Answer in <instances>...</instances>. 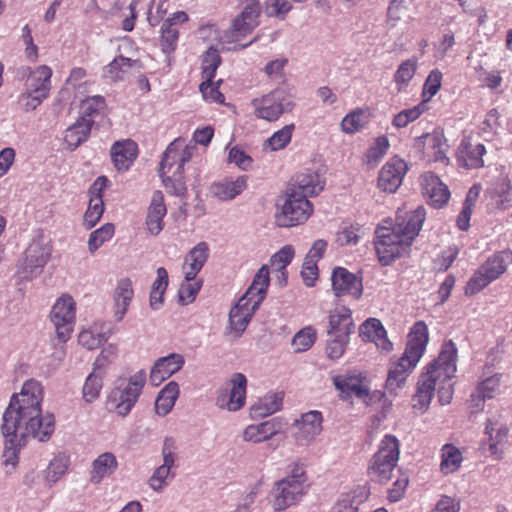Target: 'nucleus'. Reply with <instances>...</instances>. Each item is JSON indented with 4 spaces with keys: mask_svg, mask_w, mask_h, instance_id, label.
<instances>
[{
    "mask_svg": "<svg viewBox=\"0 0 512 512\" xmlns=\"http://www.w3.org/2000/svg\"><path fill=\"white\" fill-rule=\"evenodd\" d=\"M43 399L42 384L35 379L27 380L20 392L11 396L3 413V436H12L14 442H27L28 439L48 441L55 430V418L51 413L43 414Z\"/></svg>",
    "mask_w": 512,
    "mask_h": 512,
    "instance_id": "nucleus-1",
    "label": "nucleus"
},
{
    "mask_svg": "<svg viewBox=\"0 0 512 512\" xmlns=\"http://www.w3.org/2000/svg\"><path fill=\"white\" fill-rule=\"evenodd\" d=\"M457 347L452 340L446 341L436 360L426 367L421 374L417 391L413 398V408L424 412L428 409L438 389V398L441 404L450 403L453 396V378L457 371Z\"/></svg>",
    "mask_w": 512,
    "mask_h": 512,
    "instance_id": "nucleus-2",
    "label": "nucleus"
},
{
    "mask_svg": "<svg viewBox=\"0 0 512 512\" xmlns=\"http://www.w3.org/2000/svg\"><path fill=\"white\" fill-rule=\"evenodd\" d=\"M425 217V208L419 206L404 218L398 216L395 225L379 226L376 229L374 246L383 266L391 264L411 245L421 230Z\"/></svg>",
    "mask_w": 512,
    "mask_h": 512,
    "instance_id": "nucleus-3",
    "label": "nucleus"
},
{
    "mask_svg": "<svg viewBox=\"0 0 512 512\" xmlns=\"http://www.w3.org/2000/svg\"><path fill=\"white\" fill-rule=\"evenodd\" d=\"M428 341L427 325L423 321H417L410 329L404 353L389 369L386 389L390 393L396 394L405 383L409 374L422 358Z\"/></svg>",
    "mask_w": 512,
    "mask_h": 512,
    "instance_id": "nucleus-4",
    "label": "nucleus"
},
{
    "mask_svg": "<svg viewBox=\"0 0 512 512\" xmlns=\"http://www.w3.org/2000/svg\"><path fill=\"white\" fill-rule=\"evenodd\" d=\"M269 284V269L263 265L255 274L245 294L231 308L229 328L237 337L245 331L255 311L265 299Z\"/></svg>",
    "mask_w": 512,
    "mask_h": 512,
    "instance_id": "nucleus-5",
    "label": "nucleus"
},
{
    "mask_svg": "<svg viewBox=\"0 0 512 512\" xmlns=\"http://www.w3.org/2000/svg\"><path fill=\"white\" fill-rule=\"evenodd\" d=\"M310 483L303 465L295 463L288 474L276 481L271 490V505L274 511H284L297 504L308 493Z\"/></svg>",
    "mask_w": 512,
    "mask_h": 512,
    "instance_id": "nucleus-6",
    "label": "nucleus"
},
{
    "mask_svg": "<svg viewBox=\"0 0 512 512\" xmlns=\"http://www.w3.org/2000/svg\"><path fill=\"white\" fill-rule=\"evenodd\" d=\"M52 74L53 71L48 65L21 69V76L25 79V84L23 92L18 97V102L23 110L33 111L49 97Z\"/></svg>",
    "mask_w": 512,
    "mask_h": 512,
    "instance_id": "nucleus-7",
    "label": "nucleus"
},
{
    "mask_svg": "<svg viewBox=\"0 0 512 512\" xmlns=\"http://www.w3.org/2000/svg\"><path fill=\"white\" fill-rule=\"evenodd\" d=\"M146 372L139 370L129 378H120L108 397V404L118 416H127L137 403L146 383Z\"/></svg>",
    "mask_w": 512,
    "mask_h": 512,
    "instance_id": "nucleus-8",
    "label": "nucleus"
},
{
    "mask_svg": "<svg viewBox=\"0 0 512 512\" xmlns=\"http://www.w3.org/2000/svg\"><path fill=\"white\" fill-rule=\"evenodd\" d=\"M400 456V442L391 434H386L368 465L371 480L385 483L391 479Z\"/></svg>",
    "mask_w": 512,
    "mask_h": 512,
    "instance_id": "nucleus-9",
    "label": "nucleus"
},
{
    "mask_svg": "<svg viewBox=\"0 0 512 512\" xmlns=\"http://www.w3.org/2000/svg\"><path fill=\"white\" fill-rule=\"evenodd\" d=\"M50 321L54 326L56 337L62 344L57 351L58 360L64 358V346L71 337L74 330L76 318V302L69 294H62L53 304L50 315Z\"/></svg>",
    "mask_w": 512,
    "mask_h": 512,
    "instance_id": "nucleus-10",
    "label": "nucleus"
},
{
    "mask_svg": "<svg viewBox=\"0 0 512 512\" xmlns=\"http://www.w3.org/2000/svg\"><path fill=\"white\" fill-rule=\"evenodd\" d=\"M512 262V252L503 250L495 253L473 274L466 285L467 294H475L499 278Z\"/></svg>",
    "mask_w": 512,
    "mask_h": 512,
    "instance_id": "nucleus-11",
    "label": "nucleus"
},
{
    "mask_svg": "<svg viewBox=\"0 0 512 512\" xmlns=\"http://www.w3.org/2000/svg\"><path fill=\"white\" fill-rule=\"evenodd\" d=\"M312 212L313 206L303 194L287 190L276 213V223L280 227L297 226L306 222Z\"/></svg>",
    "mask_w": 512,
    "mask_h": 512,
    "instance_id": "nucleus-12",
    "label": "nucleus"
},
{
    "mask_svg": "<svg viewBox=\"0 0 512 512\" xmlns=\"http://www.w3.org/2000/svg\"><path fill=\"white\" fill-rule=\"evenodd\" d=\"M333 384L342 394L343 398L355 396L362 399L367 405L384 398V393L374 391L370 393L367 377L362 372L351 371L344 375L333 377Z\"/></svg>",
    "mask_w": 512,
    "mask_h": 512,
    "instance_id": "nucleus-13",
    "label": "nucleus"
},
{
    "mask_svg": "<svg viewBox=\"0 0 512 512\" xmlns=\"http://www.w3.org/2000/svg\"><path fill=\"white\" fill-rule=\"evenodd\" d=\"M251 105L257 118L269 122L278 120L282 114L291 111L294 106L289 95L282 89H276L253 99Z\"/></svg>",
    "mask_w": 512,
    "mask_h": 512,
    "instance_id": "nucleus-14",
    "label": "nucleus"
},
{
    "mask_svg": "<svg viewBox=\"0 0 512 512\" xmlns=\"http://www.w3.org/2000/svg\"><path fill=\"white\" fill-rule=\"evenodd\" d=\"M52 253V244L43 235L35 236L25 251L22 262L24 278L32 279L40 275L49 261Z\"/></svg>",
    "mask_w": 512,
    "mask_h": 512,
    "instance_id": "nucleus-15",
    "label": "nucleus"
},
{
    "mask_svg": "<svg viewBox=\"0 0 512 512\" xmlns=\"http://www.w3.org/2000/svg\"><path fill=\"white\" fill-rule=\"evenodd\" d=\"M323 415L318 410L302 413L292 424V437L298 446H308L321 434Z\"/></svg>",
    "mask_w": 512,
    "mask_h": 512,
    "instance_id": "nucleus-16",
    "label": "nucleus"
},
{
    "mask_svg": "<svg viewBox=\"0 0 512 512\" xmlns=\"http://www.w3.org/2000/svg\"><path fill=\"white\" fill-rule=\"evenodd\" d=\"M247 378L242 373H234L221 389L216 399V405L223 410L236 412L246 403Z\"/></svg>",
    "mask_w": 512,
    "mask_h": 512,
    "instance_id": "nucleus-17",
    "label": "nucleus"
},
{
    "mask_svg": "<svg viewBox=\"0 0 512 512\" xmlns=\"http://www.w3.org/2000/svg\"><path fill=\"white\" fill-rule=\"evenodd\" d=\"M408 171L407 163L398 156L390 158L381 168L378 176V187L389 193H394L402 184Z\"/></svg>",
    "mask_w": 512,
    "mask_h": 512,
    "instance_id": "nucleus-18",
    "label": "nucleus"
},
{
    "mask_svg": "<svg viewBox=\"0 0 512 512\" xmlns=\"http://www.w3.org/2000/svg\"><path fill=\"white\" fill-rule=\"evenodd\" d=\"M332 289L336 296L349 295L359 299L363 292L362 279L343 267H336L332 272Z\"/></svg>",
    "mask_w": 512,
    "mask_h": 512,
    "instance_id": "nucleus-19",
    "label": "nucleus"
},
{
    "mask_svg": "<svg viewBox=\"0 0 512 512\" xmlns=\"http://www.w3.org/2000/svg\"><path fill=\"white\" fill-rule=\"evenodd\" d=\"M243 5L242 13L233 20L231 30L235 38L245 36L258 25L260 15L259 0H238Z\"/></svg>",
    "mask_w": 512,
    "mask_h": 512,
    "instance_id": "nucleus-20",
    "label": "nucleus"
},
{
    "mask_svg": "<svg viewBox=\"0 0 512 512\" xmlns=\"http://www.w3.org/2000/svg\"><path fill=\"white\" fill-rule=\"evenodd\" d=\"M184 364V356L179 353H171L158 358L150 371V381L152 385L159 386L163 381L181 370Z\"/></svg>",
    "mask_w": 512,
    "mask_h": 512,
    "instance_id": "nucleus-21",
    "label": "nucleus"
},
{
    "mask_svg": "<svg viewBox=\"0 0 512 512\" xmlns=\"http://www.w3.org/2000/svg\"><path fill=\"white\" fill-rule=\"evenodd\" d=\"M421 187L428 203L435 207H443L450 198L448 187L433 173H425L421 177Z\"/></svg>",
    "mask_w": 512,
    "mask_h": 512,
    "instance_id": "nucleus-22",
    "label": "nucleus"
},
{
    "mask_svg": "<svg viewBox=\"0 0 512 512\" xmlns=\"http://www.w3.org/2000/svg\"><path fill=\"white\" fill-rule=\"evenodd\" d=\"M108 179L99 176L90 189L89 206L83 217V224L87 229L93 228L100 220L104 212V202L101 192L106 188Z\"/></svg>",
    "mask_w": 512,
    "mask_h": 512,
    "instance_id": "nucleus-23",
    "label": "nucleus"
},
{
    "mask_svg": "<svg viewBox=\"0 0 512 512\" xmlns=\"http://www.w3.org/2000/svg\"><path fill=\"white\" fill-rule=\"evenodd\" d=\"M283 430V423L279 418H272L270 420L251 424L245 427L242 433V438L245 442L259 444L272 439L275 435L281 433Z\"/></svg>",
    "mask_w": 512,
    "mask_h": 512,
    "instance_id": "nucleus-24",
    "label": "nucleus"
},
{
    "mask_svg": "<svg viewBox=\"0 0 512 512\" xmlns=\"http://www.w3.org/2000/svg\"><path fill=\"white\" fill-rule=\"evenodd\" d=\"M111 159L117 171H127L138 155L137 144L131 139L116 141L110 150Z\"/></svg>",
    "mask_w": 512,
    "mask_h": 512,
    "instance_id": "nucleus-25",
    "label": "nucleus"
},
{
    "mask_svg": "<svg viewBox=\"0 0 512 512\" xmlns=\"http://www.w3.org/2000/svg\"><path fill=\"white\" fill-rule=\"evenodd\" d=\"M248 177L238 176L235 179L226 178L222 181L213 183L210 186V193L220 201H230L240 195L248 186Z\"/></svg>",
    "mask_w": 512,
    "mask_h": 512,
    "instance_id": "nucleus-26",
    "label": "nucleus"
},
{
    "mask_svg": "<svg viewBox=\"0 0 512 512\" xmlns=\"http://www.w3.org/2000/svg\"><path fill=\"white\" fill-rule=\"evenodd\" d=\"M167 213L164 197L161 191H154L146 216V226L152 235H158L163 230V218Z\"/></svg>",
    "mask_w": 512,
    "mask_h": 512,
    "instance_id": "nucleus-27",
    "label": "nucleus"
},
{
    "mask_svg": "<svg viewBox=\"0 0 512 512\" xmlns=\"http://www.w3.org/2000/svg\"><path fill=\"white\" fill-rule=\"evenodd\" d=\"M209 257V247L206 242H199L185 258L183 273L187 281H193L201 271Z\"/></svg>",
    "mask_w": 512,
    "mask_h": 512,
    "instance_id": "nucleus-28",
    "label": "nucleus"
},
{
    "mask_svg": "<svg viewBox=\"0 0 512 512\" xmlns=\"http://www.w3.org/2000/svg\"><path fill=\"white\" fill-rule=\"evenodd\" d=\"M179 140L173 141L165 150L161 164L162 170L168 169L170 172L173 168L184 171V165L190 161L192 152L189 147L182 148Z\"/></svg>",
    "mask_w": 512,
    "mask_h": 512,
    "instance_id": "nucleus-29",
    "label": "nucleus"
},
{
    "mask_svg": "<svg viewBox=\"0 0 512 512\" xmlns=\"http://www.w3.org/2000/svg\"><path fill=\"white\" fill-rule=\"evenodd\" d=\"M134 296L132 281L129 278H122L117 282L114 299V318L117 322L124 318Z\"/></svg>",
    "mask_w": 512,
    "mask_h": 512,
    "instance_id": "nucleus-30",
    "label": "nucleus"
},
{
    "mask_svg": "<svg viewBox=\"0 0 512 512\" xmlns=\"http://www.w3.org/2000/svg\"><path fill=\"white\" fill-rule=\"evenodd\" d=\"M508 428L498 418H489L485 426V434L489 438V451L497 458L501 457L502 446L508 439Z\"/></svg>",
    "mask_w": 512,
    "mask_h": 512,
    "instance_id": "nucleus-31",
    "label": "nucleus"
},
{
    "mask_svg": "<svg viewBox=\"0 0 512 512\" xmlns=\"http://www.w3.org/2000/svg\"><path fill=\"white\" fill-rule=\"evenodd\" d=\"M485 153L486 148L483 144L462 141L458 149V161L465 168L477 169L484 166Z\"/></svg>",
    "mask_w": 512,
    "mask_h": 512,
    "instance_id": "nucleus-32",
    "label": "nucleus"
},
{
    "mask_svg": "<svg viewBox=\"0 0 512 512\" xmlns=\"http://www.w3.org/2000/svg\"><path fill=\"white\" fill-rule=\"evenodd\" d=\"M324 188V182L316 172L308 171L296 176L288 190L303 194L305 198L319 194Z\"/></svg>",
    "mask_w": 512,
    "mask_h": 512,
    "instance_id": "nucleus-33",
    "label": "nucleus"
},
{
    "mask_svg": "<svg viewBox=\"0 0 512 512\" xmlns=\"http://www.w3.org/2000/svg\"><path fill=\"white\" fill-rule=\"evenodd\" d=\"M282 404V393H267L250 406L249 415L252 419L265 418L279 411Z\"/></svg>",
    "mask_w": 512,
    "mask_h": 512,
    "instance_id": "nucleus-34",
    "label": "nucleus"
},
{
    "mask_svg": "<svg viewBox=\"0 0 512 512\" xmlns=\"http://www.w3.org/2000/svg\"><path fill=\"white\" fill-rule=\"evenodd\" d=\"M360 335L364 340L374 342L382 350L389 351L392 343L386 337V330L380 320L367 319L360 327Z\"/></svg>",
    "mask_w": 512,
    "mask_h": 512,
    "instance_id": "nucleus-35",
    "label": "nucleus"
},
{
    "mask_svg": "<svg viewBox=\"0 0 512 512\" xmlns=\"http://www.w3.org/2000/svg\"><path fill=\"white\" fill-rule=\"evenodd\" d=\"M118 468L116 456L111 452H104L92 462L90 482L99 484L104 478L111 476Z\"/></svg>",
    "mask_w": 512,
    "mask_h": 512,
    "instance_id": "nucleus-36",
    "label": "nucleus"
},
{
    "mask_svg": "<svg viewBox=\"0 0 512 512\" xmlns=\"http://www.w3.org/2000/svg\"><path fill=\"white\" fill-rule=\"evenodd\" d=\"M328 335H350L353 329L351 310L346 307L336 308L329 316Z\"/></svg>",
    "mask_w": 512,
    "mask_h": 512,
    "instance_id": "nucleus-37",
    "label": "nucleus"
},
{
    "mask_svg": "<svg viewBox=\"0 0 512 512\" xmlns=\"http://www.w3.org/2000/svg\"><path fill=\"white\" fill-rule=\"evenodd\" d=\"M92 128L91 120H81L80 118L71 126H69L64 134V141L67 146L74 150L85 142Z\"/></svg>",
    "mask_w": 512,
    "mask_h": 512,
    "instance_id": "nucleus-38",
    "label": "nucleus"
},
{
    "mask_svg": "<svg viewBox=\"0 0 512 512\" xmlns=\"http://www.w3.org/2000/svg\"><path fill=\"white\" fill-rule=\"evenodd\" d=\"M440 456L439 468L444 475L457 471L463 462L462 452L453 444H444L441 447Z\"/></svg>",
    "mask_w": 512,
    "mask_h": 512,
    "instance_id": "nucleus-39",
    "label": "nucleus"
},
{
    "mask_svg": "<svg viewBox=\"0 0 512 512\" xmlns=\"http://www.w3.org/2000/svg\"><path fill=\"white\" fill-rule=\"evenodd\" d=\"M179 396L178 383L171 381L159 392L155 401V411L159 416L167 415Z\"/></svg>",
    "mask_w": 512,
    "mask_h": 512,
    "instance_id": "nucleus-40",
    "label": "nucleus"
},
{
    "mask_svg": "<svg viewBox=\"0 0 512 512\" xmlns=\"http://www.w3.org/2000/svg\"><path fill=\"white\" fill-rule=\"evenodd\" d=\"M500 390V375H493L483 380L477 387L476 394L471 396V402L477 409H482L485 399L493 398Z\"/></svg>",
    "mask_w": 512,
    "mask_h": 512,
    "instance_id": "nucleus-41",
    "label": "nucleus"
},
{
    "mask_svg": "<svg viewBox=\"0 0 512 512\" xmlns=\"http://www.w3.org/2000/svg\"><path fill=\"white\" fill-rule=\"evenodd\" d=\"M135 64V60L119 55L104 67L103 75L111 81L123 80Z\"/></svg>",
    "mask_w": 512,
    "mask_h": 512,
    "instance_id": "nucleus-42",
    "label": "nucleus"
},
{
    "mask_svg": "<svg viewBox=\"0 0 512 512\" xmlns=\"http://www.w3.org/2000/svg\"><path fill=\"white\" fill-rule=\"evenodd\" d=\"M111 335V330L104 331L97 325H94L79 333L78 342L88 350H93L105 343Z\"/></svg>",
    "mask_w": 512,
    "mask_h": 512,
    "instance_id": "nucleus-43",
    "label": "nucleus"
},
{
    "mask_svg": "<svg viewBox=\"0 0 512 512\" xmlns=\"http://www.w3.org/2000/svg\"><path fill=\"white\" fill-rule=\"evenodd\" d=\"M68 467L69 458L65 454H58L50 461L48 467L43 471L48 489L65 475Z\"/></svg>",
    "mask_w": 512,
    "mask_h": 512,
    "instance_id": "nucleus-44",
    "label": "nucleus"
},
{
    "mask_svg": "<svg viewBox=\"0 0 512 512\" xmlns=\"http://www.w3.org/2000/svg\"><path fill=\"white\" fill-rule=\"evenodd\" d=\"M183 174L184 171L177 170L175 168L170 172H168V169H165L164 172L162 170V164H160V176L163 184L166 190L175 196H183L186 193L187 188Z\"/></svg>",
    "mask_w": 512,
    "mask_h": 512,
    "instance_id": "nucleus-45",
    "label": "nucleus"
},
{
    "mask_svg": "<svg viewBox=\"0 0 512 512\" xmlns=\"http://www.w3.org/2000/svg\"><path fill=\"white\" fill-rule=\"evenodd\" d=\"M103 377V372L94 369L87 376L82 388V395L85 402L92 403L99 398L103 387Z\"/></svg>",
    "mask_w": 512,
    "mask_h": 512,
    "instance_id": "nucleus-46",
    "label": "nucleus"
},
{
    "mask_svg": "<svg viewBox=\"0 0 512 512\" xmlns=\"http://www.w3.org/2000/svg\"><path fill=\"white\" fill-rule=\"evenodd\" d=\"M294 124H289L274 132L264 143V149L278 151L285 148L291 141Z\"/></svg>",
    "mask_w": 512,
    "mask_h": 512,
    "instance_id": "nucleus-47",
    "label": "nucleus"
},
{
    "mask_svg": "<svg viewBox=\"0 0 512 512\" xmlns=\"http://www.w3.org/2000/svg\"><path fill=\"white\" fill-rule=\"evenodd\" d=\"M367 123V114L362 109L348 113L341 122L342 131L347 134L359 132Z\"/></svg>",
    "mask_w": 512,
    "mask_h": 512,
    "instance_id": "nucleus-48",
    "label": "nucleus"
},
{
    "mask_svg": "<svg viewBox=\"0 0 512 512\" xmlns=\"http://www.w3.org/2000/svg\"><path fill=\"white\" fill-rule=\"evenodd\" d=\"M426 110V100L418 105L404 109L396 114L392 120V125L398 129L406 127L409 123L417 120Z\"/></svg>",
    "mask_w": 512,
    "mask_h": 512,
    "instance_id": "nucleus-49",
    "label": "nucleus"
},
{
    "mask_svg": "<svg viewBox=\"0 0 512 512\" xmlns=\"http://www.w3.org/2000/svg\"><path fill=\"white\" fill-rule=\"evenodd\" d=\"M5 439V449L3 452V464L6 468L10 467V470L7 472H11L15 469L19 461V451L21 447H23L26 442L25 441H13L12 436H3Z\"/></svg>",
    "mask_w": 512,
    "mask_h": 512,
    "instance_id": "nucleus-50",
    "label": "nucleus"
},
{
    "mask_svg": "<svg viewBox=\"0 0 512 512\" xmlns=\"http://www.w3.org/2000/svg\"><path fill=\"white\" fill-rule=\"evenodd\" d=\"M220 63L221 58L218 50L210 47L202 58V75L207 82H212Z\"/></svg>",
    "mask_w": 512,
    "mask_h": 512,
    "instance_id": "nucleus-51",
    "label": "nucleus"
},
{
    "mask_svg": "<svg viewBox=\"0 0 512 512\" xmlns=\"http://www.w3.org/2000/svg\"><path fill=\"white\" fill-rule=\"evenodd\" d=\"M115 232L114 225L106 223L99 229L93 231L88 239V248L91 253L98 250L106 241L110 240Z\"/></svg>",
    "mask_w": 512,
    "mask_h": 512,
    "instance_id": "nucleus-52",
    "label": "nucleus"
},
{
    "mask_svg": "<svg viewBox=\"0 0 512 512\" xmlns=\"http://www.w3.org/2000/svg\"><path fill=\"white\" fill-rule=\"evenodd\" d=\"M104 98L96 95L93 97L86 98L81 102L80 105V119L91 120L92 125L94 124V117L103 109Z\"/></svg>",
    "mask_w": 512,
    "mask_h": 512,
    "instance_id": "nucleus-53",
    "label": "nucleus"
},
{
    "mask_svg": "<svg viewBox=\"0 0 512 512\" xmlns=\"http://www.w3.org/2000/svg\"><path fill=\"white\" fill-rule=\"evenodd\" d=\"M294 255V248L291 245H285L271 257L272 267L281 272L284 281H286V267L291 263Z\"/></svg>",
    "mask_w": 512,
    "mask_h": 512,
    "instance_id": "nucleus-54",
    "label": "nucleus"
},
{
    "mask_svg": "<svg viewBox=\"0 0 512 512\" xmlns=\"http://www.w3.org/2000/svg\"><path fill=\"white\" fill-rule=\"evenodd\" d=\"M179 31L175 27H171V23L164 22L161 27V48L164 53L169 54L173 52L178 43Z\"/></svg>",
    "mask_w": 512,
    "mask_h": 512,
    "instance_id": "nucleus-55",
    "label": "nucleus"
},
{
    "mask_svg": "<svg viewBox=\"0 0 512 512\" xmlns=\"http://www.w3.org/2000/svg\"><path fill=\"white\" fill-rule=\"evenodd\" d=\"M416 67L417 61L414 59H408L400 64L394 75V80L399 90L408 85L415 74Z\"/></svg>",
    "mask_w": 512,
    "mask_h": 512,
    "instance_id": "nucleus-56",
    "label": "nucleus"
},
{
    "mask_svg": "<svg viewBox=\"0 0 512 512\" xmlns=\"http://www.w3.org/2000/svg\"><path fill=\"white\" fill-rule=\"evenodd\" d=\"M316 340V331L311 326H307L297 332L292 339V345L297 352L308 350Z\"/></svg>",
    "mask_w": 512,
    "mask_h": 512,
    "instance_id": "nucleus-57",
    "label": "nucleus"
},
{
    "mask_svg": "<svg viewBox=\"0 0 512 512\" xmlns=\"http://www.w3.org/2000/svg\"><path fill=\"white\" fill-rule=\"evenodd\" d=\"M23 485L34 494H41L45 488H48L45 479L44 473L36 470L28 471L22 480Z\"/></svg>",
    "mask_w": 512,
    "mask_h": 512,
    "instance_id": "nucleus-58",
    "label": "nucleus"
},
{
    "mask_svg": "<svg viewBox=\"0 0 512 512\" xmlns=\"http://www.w3.org/2000/svg\"><path fill=\"white\" fill-rule=\"evenodd\" d=\"M117 354L118 346L116 344L106 345L95 359L93 369L104 373L106 367L116 359Z\"/></svg>",
    "mask_w": 512,
    "mask_h": 512,
    "instance_id": "nucleus-59",
    "label": "nucleus"
},
{
    "mask_svg": "<svg viewBox=\"0 0 512 512\" xmlns=\"http://www.w3.org/2000/svg\"><path fill=\"white\" fill-rule=\"evenodd\" d=\"M349 335H333L329 336L326 352L329 358L339 359L344 351L346 344L348 343Z\"/></svg>",
    "mask_w": 512,
    "mask_h": 512,
    "instance_id": "nucleus-60",
    "label": "nucleus"
},
{
    "mask_svg": "<svg viewBox=\"0 0 512 512\" xmlns=\"http://www.w3.org/2000/svg\"><path fill=\"white\" fill-rule=\"evenodd\" d=\"M201 286H202V282H200V281H196V282L192 283L191 281H187L185 279V282H183L180 285V288L178 291L179 302L182 305H187V304L192 303L196 299V296H197L198 292L200 291Z\"/></svg>",
    "mask_w": 512,
    "mask_h": 512,
    "instance_id": "nucleus-61",
    "label": "nucleus"
},
{
    "mask_svg": "<svg viewBox=\"0 0 512 512\" xmlns=\"http://www.w3.org/2000/svg\"><path fill=\"white\" fill-rule=\"evenodd\" d=\"M173 475L171 474V469L159 466L153 473V475L149 479V486L154 491H161L167 484L168 480L172 479Z\"/></svg>",
    "mask_w": 512,
    "mask_h": 512,
    "instance_id": "nucleus-62",
    "label": "nucleus"
},
{
    "mask_svg": "<svg viewBox=\"0 0 512 512\" xmlns=\"http://www.w3.org/2000/svg\"><path fill=\"white\" fill-rule=\"evenodd\" d=\"M441 81L442 73L439 70L434 69L429 73L423 88V95H428V97L425 99L426 102L439 91L441 87Z\"/></svg>",
    "mask_w": 512,
    "mask_h": 512,
    "instance_id": "nucleus-63",
    "label": "nucleus"
},
{
    "mask_svg": "<svg viewBox=\"0 0 512 512\" xmlns=\"http://www.w3.org/2000/svg\"><path fill=\"white\" fill-rule=\"evenodd\" d=\"M266 8L270 16L284 19L285 15L292 9L290 2L286 0H266Z\"/></svg>",
    "mask_w": 512,
    "mask_h": 512,
    "instance_id": "nucleus-64",
    "label": "nucleus"
}]
</instances>
